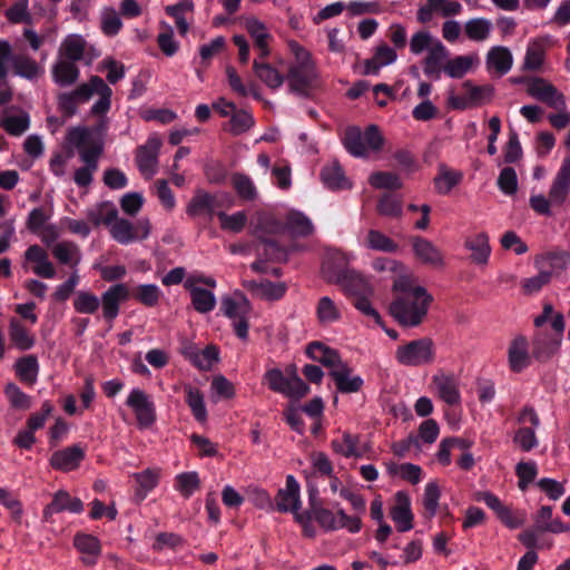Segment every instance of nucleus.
Listing matches in <instances>:
<instances>
[{
    "mask_svg": "<svg viewBox=\"0 0 570 570\" xmlns=\"http://www.w3.org/2000/svg\"><path fill=\"white\" fill-rule=\"evenodd\" d=\"M321 179L324 185L332 190H341L350 187L347 178L337 161L322 169Z\"/></svg>",
    "mask_w": 570,
    "mask_h": 570,
    "instance_id": "473e14b6",
    "label": "nucleus"
},
{
    "mask_svg": "<svg viewBox=\"0 0 570 570\" xmlns=\"http://www.w3.org/2000/svg\"><path fill=\"white\" fill-rule=\"evenodd\" d=\"M160 147L161 140L156 136L149 137L145 145L138 147L136 160L141 173H155L157 156Z\"/></svg>",
    "mask_w": 570,
    "mask_h": 570,
    "instance_id": "4be33fe9",
    "label": "nucleus"
},
{
    "mask_svg": "<svg viewBox=\"0 0 570 570\" xmlns=\"http://www.w3.org/2000/svg\"><path fill=\"white\" fill-rule=\"evenodd\" d=\"M185 401L189 406L195 420L197 422H205L207 420V410L204 401V394L197 387L186 385L184 387Z\"/></svg>",
    "mask_w": 570,
    "mask_h": 570,
    "instance_id": "c9c22d12",
    "label": "nucleus"
},
{
    "mask_svg": "<svg viewBox=\"0 0 570 570\" xmlns=\"http://www.w3.org/2000/svg\"><path fill=\"white\" fill-rule=\"evenodd\" d=\"M193 307L202 314L212 312L216 306V297L213 292L205 288L191 289Z\"/></svg>",
    "mask_w": 570,
    "mask_h": 570,
    "instance_id": "5fc2aeb1",
    "label": "nucleus"
},
{
    "mask_svg": "<svg viewBox=\"0 0 570 570\" xmlns=\"http://www.w3.org/2000/svg\"><path fill=\"white\" fill-rule=\"evenodd\" d=\"M295 61L289 66L287 80L289 91L304 98L312 96L318 87V72L312 55L298 42L289 43Z\"/></svg>",
    "mask_w": 570,
    "mask_h": 570,
    "instance_id": "f03ea898",
    "label": "nucleus"
},
{
    "mask_svg": "<svg viewBox=\"0 0 570 570\" xmlns=\"http://www.w3.org/2000/svg\"><path fill=\"white\" fill-rule=\"evenodd\" d=\"M253 69L257 78L271 89H277L284 82L283 75L269 63L259 62L255 59Z\"/></svg>",
    "mask_w": 570,
    "mask_h": 570,
    "instance_id": "4c0bfd02",
    "label": "nucleus"
},
{
    "mask_svg": "<svg viewBox=\"0 0 570 570\" xmlns=\"http://www.w3.org/2000/svg\"><path fill=\"white\" fill-rule=\"evenodd\" d=\"M39 372L38 358L33 354L20 357L16 363V373L18 377L28 384H33L37 381Z\"/></svg>",
    "mask_w": 570,
    "mask_h": 570,
    "instance_id": "79ce46f5",
    "label": "nucleus"
},
{
    "mask_svg": "<svg viewBox=\"0 0 570 570\" xmlns=\"http://www.w3.org/2000/svg\"><path fill=\"white\" fill-rule=\"evenodd\" d=\"M232 185L237 196L244 202H254L257 198V188L252 178L242 173H234Z\"/></svg>",
    "mask_w": 570,
    "mask_h": 570,
    "instance_id": "a19ab883",
    "label": "nucleus"
},
{
    "mask_svg": "<svg viewBox=\"0 0 570 570\" xmlns=\"http://www.w3.org/2000/svg\"><path fill=\"white\" fill-rule=\"evenodd\" d=\"M129 295V288L124 283L111 285L102 293L99 299L106 322L111 323L118 316L121 303L127 301Z\"/></svg>",
    "mask_w": 570,
    "mask_h": 570,
    "instance_id": "9b49d317",
    "label": "nucleus"
},
{
    "mask_svg": "<svg viewBox=\"0 0 570 570\" xmlns=\"http://www.w3.org/2000/svg\"><path fill=\"white\" fill-rule=\"evenodd\" d=\"M395 503L390 509V517L399 532H407L413 529L414 514L411 509V498L405 491H397L394 495Z\"/></svg>",
    "mask_w": 570,
    "mask_h": 570,
    "instance_id": "ddd939ff",
    "label": "nucleus"
},
{
    "mask_svg": "<svg viewBox=\"0 0 570 570\" xmlns=\"http://www.w3.org/2000/svg\"><path fill=\"white\" fill-rule=\"evenodd\" d=\"M394 289L400 292L390 305L391 315L405 327L420 325L428 314L432 296L421 286L396 282Z\"/></svg>",
    "mask_w": 570,
    "mask_h": 570,
    "instance_id": "f257e3e1",
    "label": "nucleus"
},
{
    "mask_svg": "<svg viewBox=\"0 0 570 570\" xmlns=\"http://www.w3.org/2000/svg\"><path fill=\"white\" fill-rule=\"evenodd\" d=\"M24 259L33 263V273L43 278H53L56 269L52 263L48 259V253L41 246L35 244L27 248L24 252Z\"/></svg>",
    "mask_w": 570,
    "mask_h": 570,
    "instance_id": "5701e85b",
    "label": "nucleus"
},
{
    "mask_svg": "<svg viewBox=\"0 0 570 570\" xmlns=\"http://www.w3.org/2000/svg\"><path fill=\"white\" fill-rule=\"evenodd\" d=\"M186 356L190 360L194 366L199 370H210L213 364L218 361L219 351L214 345H208L204 350L190 347L186 352Z\"/></svg>",
    "mask_w": 570,
    "mask_h": 570,
    "instance_id": "c756f323",
    "label": "nucleus"
},
{
    "mask_svg": "<svg viewBox=\"0 0 570 570\" xmlns=\"http://www.w3.org/2000/svg\"><path fill=\"white\" fill-rule=\"evenodd\" d=\"M110 229L111 236L120 244L127 245L137 239L134 232V224L125 218H116Z\"/></svg>",
    "mask_w": 570,
    "mask_h": 570,
    "instance_id": "864d4df0",
    "label": "nucleus"
},
{
    "mask_svg": "<svg viewBox=\"0 0 570 570\" xmlns=\"http://www.w3.org/2000/svg\"><path fill=\"white\" fill-rule=\"evenodd\" d=\"M395 358L404 366H422L435 360V346L430 337H422L400 345L395 351Z\"/></svg>",
    "mask_w": 570,
    "mask_h": 570,
    "instance_id": "0eeeda50",
    "label": "nucleus"
},
{
    "mask_svg": "<svg viewBox=\"0 0 570 570\" xmlns=\"http://www.w3.org/2000/svg\"><path fill=\"white\" fill-rule=\"evenodd\" d=\"M85 448L80 444H72L62 450L53 452L50 459V465L58 471L70 472L79 468L85 460Z\"/></svg>",
    "mask_w": 570,
    "mask_h": 570,
    "instance_id": "f3484780",
    "label": "nucleus"
},
{
    "mask_svg": "<svg viewBox=\"0 0 570 570\" xmlns=\"http://www.w3.org/2000/svg\"><path fill=\"white\" fill-rule=\"evenodd\" d=\"M316 315L322 324H331L341 318V313L328 296L320 298L316 307Z\"/></svg>",
    "mask_w": 570,
    "mask_h": 570,
    "instance_id": "13d9d810",
    "label": "nucleus"
},
{
    "mask_svg": "<svg viewBox=\"0 0 570 570\" xmlns=\"http://www.w3.org/2000/svg\"><path fill=\"white\" fill-rule=\"evenodd\" d=\"M512 63V53L507 47H492L487 55V68L494 70L499 76L508 73Z\"/></svg>",
    "mask_w": 570,
    "mask_h": 570,
    "instance_id": "393cba45",
    "label": "nucleus"
},
{
    "mask_svg": "<svg viewBox=\"0 0 570 570\" xmlns=\"http://www.w3.org/2000/svg\"><path fill=\"white\" fill-rule=\"evenodd\" d=\"M472 65L473 59L470 56H455L453 59L448 58L443 71L451 78L460 79L470 71Z\"/></svg>",
    "mask_w": 570,
    "mask_h": 570,
    "instance_id": "de8ad7c7",
    "label": "nucleus"
},
{
    "mask_svg": "<svg viewBox=\"0 0 570 570\" xmlns=\"http://www.w3.org/2000/svg\"><path fill=\"white\" fill-rule=\"evenodd\" d=\"M449 55L450 52L446 47L440 40H435L426 57L423 59V65L443 69Z\"/></svg>",
    "mask_w": 570,
    "mask_h": 570,
    "instance_id": "e2e57ef3",
    "label": "nucleus"
},
{
    "mask_svg": "<svg viewBox=\"0 0 570 570\" xmlns=\"http://www.w3.org/2000/svg\"><path fill=\"white\" fill-rule=\"evenodd\" d=\"M306 355L314 362H318L331 370L338 368L345 363L338 351L320 341H313L306 346Z\"/></svg>",
    "mask_w": 570,
    "mask_h": 570,
    "instance_id": "aec40b11",
    "label": "nucleus"
},
{
    "mask_svg": "<svg viewBox=\"0 0 570 570\" xmlns=\"http://www.w3.org/2000/svg\"><path fill=\"white\" fill-rule=\"evenodd\" d=\"M52 216V207L48 206H40L33 208L26 220V227L27 229L32 234H39L41 232V228L47 226V222Z\"/></svg>",
    "mask_w": 570,
    "mask_h": 570,
    "instance_id": "09e8293b",
    "label": "nucleus"
},
{
    "mask_svg": "<svg viewBox=\"0 0 570 570\" xmlns=\"http://www.w3.org/2000/svg\"><path fill=\"white\" fill-rule=\"evenodd\" d=\"M468 249L472 252L471 259L476 264H487L491 254L489 237L485 233H479L472 239L465 242Z\"/></svg>",
    "mask_w": 570,
    "mask_h": 570,
    "instance_id": "e433bc0d",
    "label": "nucleus"
},
{
    "mask_svg": "<svg viewBox=\"0 0 570 570\" xmlns=\"http://www.w3.org/2000/svg\"><path fill=\"white\" fill-rule=\"evenodd\" d=\"M498 187L505 195H513L518 190V177L514 168L508 166L501 169L498 177Z\"/></svg>",
    "mask_w": 570,
    "mask_h": 570,
    "instance_id": "338daca9",
    "label": "nucleus"
},
{
    "mask_svg": "<svg viewBox=\"0 0 570 570\" xmlns=\"http://www.w3.org/2000/svg\"><path fill=\"white\" fill-rule=\"evenodd\" d=\"M475 500L483 502L491 509L498 519L508 528L517 529L522 525L523 520L519 518L511 508L504 505L502 501L490 491H480L475 493Z\"/></svg>",
    "mask_w": 570,
    "mask_h": 570,
    "instance_id": "f8f14e48",
    "label": "nucleus"
},
{
    "mask_svg": "<svg viewBox=\"0 0 570 570\" xmlns=\"http://www.w3.org/2000/svg\"><path fill=\"white\" fill-rule=\"evenodd\" d=\"M551 328L553 333L538 332L532 337L531 356L540 363L550 361L561 347L566 328L563 314L552 318Z\"/></svg>",
    "mask_w": 570,
    "mask_h": 570,
    "instance_id": "39448f33",
    "label": "nucleus"
},
{
    "mask_svg": "<svg viewBox=\"0 0 570 570\" xmlns=\"http://www.w3.org/2000/svg\"><path fill=\"white\" fill-rule=\"evenodd\" d=\"M83 510V503L79 498H72L67 491L59 490L53 494V498L49 504H47L42 511V519L45 522L52 523V515L62 511H69L71 513H81Z\"/></svg>",
    "mask_w": 570,
    "mask_h": 570,
    "instance_id": "2eb2a0df",
    "label": "nucleus"
},
{
    "mask_svg": "<svg viewBox=\"0 0 570 570\" xmlns=\"http://www.w3.org/2000/svg\"><path fill=\"white\" fill-rule=\"evenodd\" d=\"M440 495L441 491L436 482H429L425 485L423 505L424 517L426 519H432L435 517L439 507Z\"/></svg>",
    "mask_w": 570,
    "mask_h": 570,
    "instance_id": "4d7b16f0",
    "label": "nucleus"
},
{
    "mask_svg": "<svg viewBox=\"0 0 570 570\" xmlns=\"http://www.w3.org/2000/svg\"><path fill=\"white\" fill-rule=\"evenodd\" d=\"M53 256L60 264L75 268L81 259L78 245L72 242L58 243L52 249Z\"/></svg>",
    "mask_w": 570,
    "mask_h": 570,
    "instance_id": "58836bf2",
    "label": "nucleus"
},
{
    "mask_svg": "<svg viewBox=\"0 0 570 570\" xmlns=\"http://www.w3.org/2000/svg\"><path fill=\"white\" fill-rule=\"evenodd\" d=\"M527 92L532 98L557 110L566 109L564 96L558 89L541 77H532L529 80Z\"/></svg>",
    "mask_w": 570,
    "mask_h": 570,
    "instance_id": "9d476101",
    "label": "nucleus"
},
{
    "mask_svg": "<svg viewBox=\"0 0 570 570\" xmlns=\"http://www.w3.org/2000/svg\"><path fill=\"white\" fill-rule=\"evenodd\" d=\"M412 246L415 256L421 262L433 266H441L443 264V256L441 252L426 238L420 236L414 237Z\"/></svg>",
    "mask_w": 570,
    "mask_h": 570,
    "instance_id": "a878e982",
    "label": "nucleus"
},
{
    "mask_svg": "<svg viewBox=\"0 0 570 570\" xmlns=\"http://www.w3.org/2000/svg\"><path fill=\"white\" fill-rule=\"evenodd\" d=\"M509 365L512 372L520 373L530 365L531 355L528 352V340L520 335L509 346Z\"/></svg>",
    "mask_w": 570,
    "mask_h": 570,
    "instance_id": "b1692460",
    "label": "nucleus"
},
{
    "mask_svg": "<svg viewBox=\"0 0 570 570\" xmlns=\"http://www.w3.org/2000/svg\"><path fill=\"white\" fill-rule=\"evenodd\" d=\"M73 546L81 553V562L86 567H94L101 554V544L97 537L78 532L73 537Z\"/></svg>",
    "mask_w": 570,
    "mask_h": 570,
    "instance_id": "6ab92c4d",
    "label": "nucleus"
},
{
    "mask_svg": "<svg viewBox=\"0 0 570 570\" xmlns=\"http://www.w3.org/2000/svg\"><path fill=\"white\" fill-rule=\"evenodd\" d=\"M215 215L217 216L223 230L240 233L247 224V215L243 210L236 212L232 215L225 212H218Z\"/></svg>",
    "mask_w": 570,
    "mask_h": 570,
    "instance_id": "8fccbe9b",
    "label": "nucleus"
},
{
    "mask_svg": "<svg viewBox=\"0 0 570 570\" xmlns=\"http://www.w3.org/2000/svg\"><path fill=\"white\" fill-rule=\"evenodd\" d=\"M570 193V156H567L553 181L551 184L549 196L556 205H562Z\"/></svg>",
    "mask_w": 570,
    "mask_h": 570,
    "instance_id": "412c9836",
    "label": "nucleus"
},
{
    "mask_svg": "<svg viewBox=\"0 0 570 570\" xmlns=\"http://www.w3.org/2000/svg\"><path fill=\"white\" fill-rule=\"evenodd\" d=\"M376 210L382 216L400 217L402 215V200L394 195L384 194L377 202Z\"/></svg>",
    "mask_w": 570,
    "mask_h": 570,
    "instance_id": "0e129e2a",
    "label": "nucleus"
},
{
    "mask_svg": "<svg viewBox=\"0 0 570 570\" xmlns=\"http://www.w3.org/2000/svg\"><path fill=\"white\" fill-rule=\"evenodd\" d=\"M461 89L460 95H455L453 89L449 91V108L454 110L472 109L490 102L494 96V87L489 83L476 86L472 80H465L462 82Z\"/></svg>",
    "mask_w": 570,
    "mask_h": 570,
    "instance_id": "423d86ee",
    "label": "nucleus"
},
{
    "mask_svg": "<svg viewBox=\"0 0 570 570\" xmlns=\"http://www.w3.org/2000/svg\"><path fill=\"white\" fill-rule=\"evenodd\" d=\"M220 308L228 318L234 321L247 314L248 302L246 298H244L243 303L239 304L232 297H225L222 301Z\"/></svg>",
    "mask_w": 570,
    "mask_h": 570,
    "instance_id": "774afa93",
    "label": "nucleus"
},
{
    "mask_svg": "<svg viewBox=\"0 0 570 570\" xmlns=\"http://www.w3.org/2000/svg\"><path fill=\"white\" fill-rule=\"evenodd\" d=\"M100 307L99 297L89 291H78L73 298V308L79 314H95Z\"/></svg>",
    "mask_w": 570,
    "mask_h": 570,
    "instance_id": "c03bdc74",
    "label": "nucleus"
},
{
    "mask_svg": "<svg viewBox=\"0 0 570 570\" xmlns=\"http://www.w3.org/2000/svg\"><path fill=\"white\" fill-rule=\"evenodd\" d=\"M9 338L21 351H28L35 345V337L17 318H12L9 323Z\"/></svg>",
    "mask_w": 570,
    "mask_h": 570,
    "instance_id": "72a5a7b5",
    "label": "nucleus"
},
{
    "mask_svg": "<svg viewBox=\"0 0 570 570\" xmlns=\"http://www.w3.org/2000/svg\"><path fill=\"white\" fill-rule=\"evenodd\" d=\"M367 245L370 248L374 250H380L384 253H394L397 250V244L384 235L380 230L371 229L367 234Z\"/></svg>",
    "mask_w": 570,
    "mask_h": 570,
    "instance_id": "052dcab7",
    "label": "nucleus"
},
{
    "mask_svg": "<svg viewBox=\"0 0 570 570\" xmlns=\"http://www.w3.org/2000/svg\"><path fill=\"white\" fill-rule=\"evenodd\" d=\"M254 126L253 116L246 110H234L230 115V120L224 126L225 130H228L232 135L238 136L247 131Z\"/></svg>",
    "mask_w": 570,
    "mask_h": 570,
    "instance_id": "a18cd8bd",
    "label": "nucleus"
},
{
    "mask_svg": "<svg viewBox=\"0 0 570 570\" xmlns=\"http://www.w3.org/2000/svg\"><path fill=\"white\" fill-rule=\"evenodd\" d=\"M200 480L198 473L193 472H184L176 476L175 479V488L178 490L181 495L186 499L191 497V494L199 489Z\"/></svg>",
    "mask_w": 570,
    "mask_h": 570,
    "instance_id": "bf43d9fd",
    "label": "nucleus"
},
{
    "mask_svg": "<svg viewBox=\"0 0 570 570\" xmlns=\"http://www.w3.org/2000/svg\"><path fill=\"white\" fill-rule=\"evenodd\" d=\"M368 183L377 189L397 190L402 187L399 175L391 171H375L370 176Z\"/></svg>",
    "mask_w": 570,
    "mask_h": 570,
    "instance_id": "6e6d98bb",
    "label": "nucleus"
},
{
    "mask_svg": "<svg viewBox=\"0 0 570 570\" xmlns=\"http://www.w3.org/2000/svg\"><path fill=\"white\" fill-rule=\"evenodd\" d=\"M215 208V197L208 193H197L187 206V214L189 216H199L203 213H208L213 216Z\"/></svg>",
    "mask_w": 570,
    "mask_h": 570,
    "instance_id": "49530a36",
    "label": "nucleus"
},
{
    "mask_svg": "<svg viewBox=\"0 0 570 570\" xmlns=\"http://www.w3.org/2000/svg\"><path fill=\"white\" fill-rule=\"evenodd\" d=\"M285 227L293 235L302 237L311 235L314 229L311 219L297 210H292L287 214Z\"/></svg>",
    "mask_w": 570,
    "mask_h": 570,
    "instance_id": "ea45409f",
    "label": "nucleus"
},
{
    "mask_svg": "<svg viewBox=\"0 0 570 570\" xmlns=\"http://www.w3.org/2000/svg\"><path fill=\"white\" fill-rule=\"evenodd\" d=\"M275 503L278 512H293L296 514L301 509V487L293 475L286 476L285 488L278 490Z\"/></svg>",
    "mask_w": 570,
    "mask_h": 570,
    "instance_id": "dca6fc26",
    "label": "nucleus"
},
{
    "mask_svg": "<svg viewBox=\"0 0 570 570\" xmlns=\"http://www.w3.org/2000/svg\"><path fill=\"white\" fill-rule=\"evenodd\" d=\"M161 291L155 284L138 285L132 291V297L147 307H154L158 304Z\"/></svg>",
    "mask_w": 570,
    "mask_h": 570,
    "instance_id": "3c124183",
    "label": "nucleus"
},
{
    "mask_svg": "<svg viewBox=\"0 0 570 570\" xmlns=\"http://www.w3.org/2000/svg\"><path fill=\"white\" fill-rule=\"evenodd\" d=\"M87 219L95 226L109 225L118 216V210L111 202H102L86 212Z\"/></svg>",
    "mask_w": 570,
    "mask_h": 570,
    "instance_id": "2f4dec72",
    "label": "nucleus"
},
{
    "mask_svg": "<svg viewBox=\"0 0 570 570\" xmlns=\"http://www.w3.org/2000/svg\"><path fill=\"white\" fill-rule=\"evenodd\" d=\"M360 436L345 431L342 440L334 439L331 441V448L336 453L344 458H361L362 453L358 450Z\"/></svg>",
    "mask_w": 570,
    "mask_h": 570,
    "instance_id": "7c9ffc66",
    "label": "nucleus"
},
{
    "mask_svg": "<svg viewBox=\"0 0 570 570\" xmlns=\"http://www.w3.org/2000/svg\"><path fill=\"white\" fill-rule=\"evenodd\" d=\"M0 127L10 136L19 137L29 129L30 117L23 110L18 115H4L0 118Z\"/></svg>",
    "mask_w": 570,
    "mask_h": 570,
    "instance_id": "f704fd0d",
    "label": "nucleus"
},
{
    "mask_svg": "<svg viewBox=\"0 0 570 570\" xmlns=\"http://www.w3.org/2000/svg\"><path fill=\"white\" fill-rule=\"evenodd\" d=\"M330 279H334L337 284H340L345 293L354 298L363 296V295H372L373 289L367 283V281L355 271H350L346 268L340 269L335 273L334 277Z\"/></svg>",
    "mask_w": 570,
    "mask_h": 570,
    "instance_id": "4468645a",
    "label": "nucleus"
},
{
    "mask_svg": "<svg viewBox=\"0 0 570 570\" xmlns=\"http://www.w3.org/2000/svg\"><path fill=\"white\" fill-rule=\"evenodd\" d=\"M4 394L10 405L16 410H28L31 406V399L17 384L8 383Z\"/></svg>",
    "mask_w": 570,
    "mask_h": 570,
    "instance_id": "680f3d73",
    "label": "nucleus"
},
{
    "mask_svg": "<svg viewBox=\"0 0 570 570\" xmlns=\"http://www.w3.org/2000/svg\"><path fill=\"white\" fill-rule=\"evenodd\" d=\"M518 487L524 491L538 475V465L534 461L519 462L515 466Z\"/></svg>",
    "mask_w": 570,
    "mask_h": 570,
    "instance_id": "69168bd1",
    "label": "nucleus"
},
{
    "mask_svg": "<svg viewBox=\"0 0 570 570\" xmlns=\"http://www.w3.org/2000/svg\"><path fill=\"white\" fill-rule=\"evenodd\" d=\"M283 230V224L268 213H259L253 235L256 237L257 253L264 255L267 259L275 262H286L287 250L278 242L267 236L276 235Z\"/></svg>",
    "mask_w": 570,
    "mask_h": 570,
    "instance_id": "7ed1b4c3",
    "label": "nucleus"
},
{
    "mask_svg": "<svg viewBox=\"0 0 570 570\" xmlns=\"http://www.w3.org/2000/svg\"><path fill=\"white\" fill-rule=\"evenodd\" d=\"M87 42L80 35H68L61 42L59 53L63 60L77 62L85 58Z\"/></svg>",
    "mask_w": 570,
    "mask_h": 570,
    "instance_id": "cd10ccee",
    "label": "nucleus"
},
{
    "mask_svg": "<svg viewBox=\"0 0 570 570\" xmlns=\"http://www.w3.org/2000/svg\"><path fill=\"white\" fill-rule=\"evenodd\" d=\"M140 428H150L157 420L156 405L149 394L140 389H132L126 400Z\"/></svg>",
    "mask_w": 570,
    "mask_h": 570,
    "instance_id": "1a4fd4ad",
    "label": "nucleus"
},
{
    "mask_svg": "<svg viewBox=\"0 0 570 570\" xmlns=\"http://www.w3.org/2000/svg\"><path fill=\"white\" fill-rule=\"evenodd\" d=\"M492 30V23L485 18H473L465 22L464 31L469 39L473 41H484L489 38Z\"/></svg>",
    "mask_w": 570,
    "mask_h": 570,
    "instance_id": "37998d69",
    "label": "nucleus"
},
{
    "mask_svg": "<svg viewBox=\"0 0 570 570\" xmlns=\"http://www.w3.org/2000/svg\"><path fill=\"white\" fill-rule=\"evenodd\" d=\"M13 72L26 79H35L39 73L38 63L30 57L17 55L12 58Z\"/></svg>",
    "mask_w": 570,
    "mask_h": 570,
    "instance_id": "603ef678",
    "label": "nucleus"
},
{
    "mask_svg": "<svg viewBox=\"0 0 570 570\" xmlns=\"http://www.w3.org/2000/svg\"><path fill=\"white\" fill-rule=\"evenodd\" d=\"M330 376L335 383L336 390L342 394L357 393L364 385L360 375L353 374V368L345 362L338 368L330 371Z\"/></svg>",
    "mask_w": 570,
    "mask_h": 570,
    "instance_id": "a211bd4d",
    "label": "nucleus"
},
{
    "mask_svg": "<svg viewBox=\"0 0 570 570\" xmlns=\"http://www.w3.org/2000/svg\"><path fill=\"white\" fill-rule=\"evenodd\" d=\"M265 379L273 392L282 393L293 399L304 397L309 392V386L297 375L293 367L288 376H285L278 368L266 372Z\"/></svg>",
    "mask_w": 570,
    "mask_h": 570,
    "instance_id": "6e6552de",
    "label": "nucleus"
},
{
    "mask_svg": "<svg viewBox=\"0 0 570 570\" xmlns=\"http://www.w3.org/2000/svg\"><path fill=\"white\" fill-rule=\"evenodd\" d=\"M440 397L449 405H456L461 402L458 381L453 375H436L433 377Z\"/></svg>",
    "mask_w": 570,
    "mask_h": 570,
    "instance_id": "bb28decb",
    "label": "nucleus"
},
{
    "mask_svg": "<svg viewBox=\"0 0 570 570\" xmlns=\"http://www.w3.org/2000/svg\"><path fill=\"white\" fill-rule=\"evenodd\" d=\"M385 139L376 125H368L364 131L357 126H348L342 136L344 148L356 158H365L370 151H381Z\"/></svg>",
    "mask_w": 570,
    "mask_h": 570,
    "instance_id": "20e7f679",
    "label": "nucleus"
},
{
    "mask_svg": "<svg viewBox=\"0 0 570 570\" xmlns=\"http://www.w3.org/2000/svg\"><path fill=\"white\" fill-rule=\"evenodd\" d=\"M80 76L79 68L72 61L59 60L52 67L53 81L60 87L73 85Z\"/></svg>",
    "mask_w": 570,
    "mask_h": 570,
    "instance_id": "c85d7f7f",
    "label": "nucleus"
}]
</instances>
